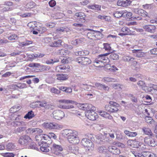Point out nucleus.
Returning a JSON list of instances; mask_svg holds the SVG:
<instances>
[{
  "instance_id": "obj_1",
  "label": "nucleus",
  "mask_w": 157,
  "mask_h": 157,
  "mask_svg": "<svg viewBox=\"0 0 157 157\" xmlns=\"http://www.w3.org/2000/svg\"><path fill=\"white\" fill-rule=\"evenodd\" d=\"M109 54V53H107L99 55L94 61V65L98 67H105L109 61L107 56Z\"/></svg>"
},
{
  "instance_id": "obj_2",
  "label": "nucleus",
  "mask_w": 157,
  "mask_h": 157,
  "mask_svg": "<svg viewBox=\"0 0 157 157\" xmlns=\"http://www.w3.org/2000/svg\"><path fill=\"white\" fill-rule=\"evenodd\" d=\"M63 134L67 136L68 140L70 143L77 144L79 143L78 133L77 131L71 129H66L64 131Z\"/></svg>"
},
{
  "instance_id": "obj_3",
  "label": "nucleus",
  "mask_w": 157,
  "mask_h": 157,
  "mask_svg": "<svg viewBox=\"0 0 157 157\" xmlns=\"http://www.w3.org/2000/svg\"><path fill=\"white\" fill-rule=\"evenodd\" d=\"M68 104L75 105L76 104V102L74 101L67 99H61L57 101L58 106L60 108L68 109L74 108V106L73 105H66Z\"/></svg>"
},
{
  "instance_id": "obj_4",
  "label": "nucleus",
  "mask_w": 157,
  "mask_h": 157,
  "mask_svg": "<svg viewBox=\"0 0 157 157\" xmlns=\"http://www.w3.org/2000/svg\"><path fill=\"white\" fill-rule=\"evenodd\" d=\"M18 142L21 145L25 146L31 144L33 142V140L30 136L25 135L20 136Z\"/></svg>"
},
{
  "instance_id": "obj_5",
  "label": "nucleus",
  "mask_w": 157,
  "mask_h": 157,
  "mask_svg": "<svg viewBox=\"0 0 157 157\" xmlns=\"http://www.w3.org/2000/svg\"><path fill=\"white\" fill-rule=\"evenodd\" d=\"M103 36V35L100 31L92 30L87 34V38L91 40H100Z\"/></svg>"
},
{
  "instance_id": "obj_6",
  "label": "nucleus",
  "mask_w": 157,
  "mask_h": 157,
  "mask_svg": "<svg viewBox=\"0 0 157 157\" xmlns=\"http://www.w3.org/2000/svg\"><path fill=\"white\" fill-rule=\"evenodd\" d=\"M95 107L93 105L90 109L85 112V115L88 119L94 121L98 118V115L95 111Z\"/></svg>"
},
{
  "instance_id": "obj_7",
  "label": "nucleus",
  "mask_w": 157,
  "mask_h": 157,
  "mask_svg": "<svg viewBox=\"0 0 157 157\" xmlns=\"http://www.w3.org/2000/svg\"><path fill=\"white\" fill-rule=\"evenodd\" d=\"M109 103V105H106L105 106L106 111L110 113H115L118 111V107L120 106L119 104L113 101H110Z\"/></svg>"
},
{
  "instance_id": "obj_8",
  "label": "nucleus",
  "mask_w": 157,
  "mask_h": 157,
  "mask_svg": "<svg viewBox=\"0 0 157 157\" xmlns=\"http://www.w3.org/2000/svg\"><path fill=\"white\" fill-rule=\"evenodd\" d=\"M76 62L80 65H86L91 63V60L86 57L81 56L77 58L75 60Z\"/></svg>"
},
{
  "instance_id": "obj_9",
  "label": "nucleus",
  "mask_w": 157,
  "mask_h": 157,
  "mask_svg": "<svg viewBox=\"0 0 157 157\" xmlns=\"http://www.w3.org/2000/svg\"><path fill=\"white\" fill-rule=\"evenodd\" d=\"M81 144L84 147H86L88 150H93L94 147L93 143L90 140L85 138L82 139L81 141Z\"/></svg>"
},
{
  "instance_id": "obj_10",
  "label": "nucleus",
  "mask_w": 157,
  "mask_h": 157,
  "mask_svg": "<svg viewBox=\"0 0 157 157\" xmlns=\"http://www.w3.org/2000/svg\"><path fill=\"white\" fill-rule=\"evenodd\" d=\"M52 114L53 118L57 120L62 119L65 116L64 112L60 110H56L54 111Z\"/></svg>"
},
{
  "instance_id": "obj_11",
  "label": "nucleus",
  "mask_w": 157,
  "mask_h": 157,
  "mask_svg": "<svg viewBox=\"0 0 157 157\" xmlns=\"http://www.w3.org/2000/svg\"><path fill=\"white\" fill-rule=\"evenodd\" d=\"M70 67L68 65L62 64L58 66L56 68V71L58 72L67 73L70 71Z\"/></svg>"
},
{
  "instance_id": "obj_12",
  "label": "nucleus",
  "mask_w": 157,
  "mask_h": 157,
  "mask_svg": "<svg viewBox=\"0 0 157 157\" xmlns=\"http://www.w3.org/2000/svg\"><path fill=\"white\" fill-rule=\"evenodd\" d=\"M134 32L130 30L128 27L124 26L121 28V32L118 34V35L121 36L131 35L134 34Z\"/></svg>"
},
{
  "instance_id": "obj_13",
  "label": "nucleus",
  "mask_w": 157,
  "mask_h": 157,
  "mask_svg": "<svg viewBox=\"0 0 157 157\" xmlns=\"http://www.w3.org/2000/svg\"><path fill=\"white\" fill-rule=\"evenodd\" d=\"M36 107H44L46 109H51L52 105L48 103L45 101H37L35 102Z\"/></svg>"
},
{
  "instance_id": "obj_14",
  "label": "nucleus",
  "mask_w": 157,
  "mask_h": 157,
  "mask_svg": "<svg viewBox=\"0 0 157 157\" xmlns=\"http://www.w3.org/2000/svg\"><path fill=\"white\" fill-rule=\"evenodd\" d=\"M63 150V148L61 146L54 144L51 147V151L52 153L56 155H58L61 153Z\"/></svg>"
},
{
  "instance_id": "obj_15",
  "label": "nucleus",
  "mask_w": 157,
  "mask_h": 157,
  "mask_svg": "<svg viewBox=\"0 0 157 157\" xmlns=\"http://www.w3.org/2000/svg\"><path fill=\"white\" fill-rule=\"evenodd\" d=\"M132 52L135 54L136 57L141 58L145 57V58H149V53L147 52H143L141 50L134 49L132 50Z\"/></svg>"
},
{
  "instance_id": "obj_16",
  "label": "nucleus",
  "mask_w": 157,
  "mask_h": 157,
  "mask_svg": "<svg viewBox=\"0 0 157 157\" xmlns=\"http://www.w3.org/2000/svg\"><path fill=\"white\" fill-rule=\"evenodd\" d=\"M144 143L151 147H154L157 145V141L155 139L151 137H146L144 139Z\"/></svg>"
},
{
  "instance_id": "obj_17",
  "label": "nucleus",
  "mask_w": 157,
  "mask_h": 157,
  "mask_svg": "<svg viewBox=\"0 0 157 157\" xmlns=\"http://www.w3.org/2000/svg\"><path fill=\"white\" fill-rule=\"evenodd\" d=\"M131 3L130 0H118L117 5L119 6L125 7L130 5Z\"/></svg>"
},
{
  "instance_id": "obj_18",
  "label": "nucleus",
  "mask_w": 157,
  "mask_h": 157,
  "mask_svg": "<svg viewBox=\"0 0 157 157\" xmlns=\"http://www.w3.org/2000/svg\"><path fill=\"white\" fill-rule=\"evenodd\" d=\"M127 144L128 146L132 147L138 148L140 146V143L135 140H129L127 141Z\"/></svg>"
},
{
  "instance_id": "obj_19",
  "label": "nucleus",
  "mask_w": 157,
  "mask_h": 157,
  "mask_svg": "<svg viewBox=\"0 0 157 157\" xmlns=\"http://www.w3.org/2000/svg\"><path fill=\"white\" fill-rule=\"evenodd\" d=\"M143 28L146 31L153 33L155 31L156 28L153 25H146L143 26Z\"/></svg>"
},
{
  "instance_id": "obj_20",
  "label": "nucleus",
  "mask_w": 157,
  "mask_h": 157,
  "mask_svg": "<svg viewBox=\"0 0 157 157\" xmlns=\"http://www.w3.org/2000/svg\"><path fill=\"white\" fill-rule=\"evenodd\" d=\"M98 112L100 116L106 119L109 120H112L113 119L112 116L105 111L100 110L98 111Z\"/></svg>"
},
{
  "instance_id": "obj_21",
  "label": "nucleus",
  "mask_w": 157,
  "mask_h": 157,
  "mask_svg": "<svg viewBox=\"0 0 157 157\" xmlns=\"http://www.w3.org/2000/svg\"><path fill=\"white\" fill-rule=\"evenodd\" d=\"M108 149L109 152L113 154L116 155L120 153V150L115 146H109L108 147Z\"/></svg>"
},
{
  "instance_id": "obj_22",
  "label": "nucleus",
  "mask_w": 157,
  "mask_h": 157,
  "mask_svg": "<svg viewBox=\"0 0 157 157\" xmlns=\"http://www.w3.org/2000/svg\"><path fill=\"white\" fill-rule=\"evenodd\" d=\"M39 25L37 24V23L36 21H32L29 22L27 25L28 27L30 30L32 31L35 29L36 30V29L37 28V26Z\"/></svg>"
},
{
  "instance_id": "obj_23",
  "label": "nucleus",
  "mask_w": 157,
  "mask_h": 157,
  "mask_svg": "<svg viewBox=\"0 0 157 157\" xmlns=\"http://www.w3.org/2000/svg\"><path fill=\"white\" fill-rule=\"evenodd\" d=\"M36 132L38 133H42L43 132V131L41 129L37 128H29L26 130V132L27 134H31Z\"/></svg>"
},
{
  "instance_id": "obj_24",
  "label": "nucleus",
  "mask_w": 157,
  "mask_h": 157,
  "mask_svg": "<svg viewBox=\"0 0 157 157\" xmlns=\"http://www.w3.org/2000/svg\"><path fill=\"white\" fill-rule=\"evenodd\" d=\"M56 76L57 79L61 81L66 80L68 78V75L65 74H57Z\"/></svg>"
},
{
  "instance_id": "obj_25",
  "label": "nucleus",
  "mask_w": 157,
  "mask_h": 157,
  "mask_svg": "<svg viewBox=\"0 0 157 157\" xmlns=\"http://www.w3.org/2000/svg\"><path fill=\"white\" fill-rule=\"evenodd\" d=\"M93 106V105L91 104H81L79 106V108L83 110L87 111L89 109H90V108H92Z\"/></svg>"
},
{
  "instance_id": "obj_26",
  "label": "nucleus",
  "mask_w": 157,
  "mask_h": 157,
  "mask_svg": "<svg viewBox=\"0 0 157 157\" xmlns=\"http://www.w3.org/2000/svg\"><path fill=\"white\" fill-rule=\"evenodd\" d=\"M142 129L144 134L151 136H152L154 135L153 133L149 128L147 127H144Z\"/></svg>"
},
{
  "instance_id": "obj_27",
  "label": "nucleus",
  "mask_w": 157,
  "mask_h": 157,
  "mask_svg": "<svg viewBox=\"0 0 157 157\" xmlns=\"http://www.w3.org/2000/svg\"><path fill=\"white\" fill-rule=\"evenodd\" d=\"M55 37V39L52 41V43L51 47H56L60 46L62 45V40L60 39L58 40H56V36Z\"/></svg>"
},
{
  "instance_id": "obj_28",
  "label": "nucleus",
  "mask_w": 157,
  "mask_h": 157,
  "mask_svg": "<svg viewBox=\"0 0 157 157\" xmlns=\"http://www.w3.org/2000/svg\"><path fill=\"white\" fill-rule=\"evenodd\" d=\"M124 10H116L114 12L113 16L114 17L117 18H119L121 17H123Z\"/></svg>"
},
{
  "instance_id": "obj_29",
  "label": "nucleus",
  "mask_w": 157,
  "mask_h": 157,
  "mask_svg": "<svg viewBox=\"0 0 157 157\" xmlns=\"http://www.w3.org/2000/svg\"><path fill=\"white\" fill-rule=\"evenodd\" d=\"M40 145V149L41 151L44 152H48L49 151L48 147L46 142L43 143V144Z\"/></svg>"
},
{
  "instance_id": "obj_30",
  "label": "nucleus",
  "mask_w": 157,
  "mask_h": 157,
  "mask_svg": "<svg viewBox=\"0 0 157 157\" xmlns=\"http://www.w3.org/2000/svg\"><path fill=\"white\" fill-rule=\"evenodd\" d=\"M137 85L144 90L147 91L148 88H149V87L146 86L145 83L144 81H139L137 83Z\"/></svg>"
},
{
  "instance_id": "obj_31",
  "label": "nucleus",
  "mask_w": 157,
  "mask_h": 157,
  "mask_svg": "<svg viewBox=\"0 0 157 157\" xmlns=\"http://www.w3.org/2000/svg\"><path fill=\"white\" fill-rule=\"evenodd\" d=\"M34 112L31 110L29 111L24 117V118L25 119H28L29 120L33 118L35 116Z\"/></svg>"
},
{
  "instance_id": "obj_32",
  "label": "nucleus",
  "mask_w": 157,
  "mask_h": 157,
  "mask_svg": "<svg viewBox=\"0 0 157 157\" xmlns=\"http://www.w3.org/2000/svg\"><path fill=\"white\" fill-rule=\"evenodd\" d=\"M42 134H40L36 136L35 139L38 142V144L39 146H40L44 143L43 141L42 140Z\"/></svg>"
},
{
  "instance_id": "obj_33",
  "label": "nucleus",
  "mask_w": 157,
  "mask_h": 157,
  "mask_svg": "<svg viewBox=\"0 0 157 157\" xmlns=\"http://www.w3.org/2000/svg\"><path fill=\"white\" fill-rule=\"evenodd\" d=\"M104 137H105V136H103V135L101 134H99L95 136L96 140H94L93 141L96 143H100L101 141H103L104 140Z\"/></svg>"
},
{
  "instance_id": "obj_34",
  "label": "nucleus",
  "mask_w": 157,
  "mask_h": 157,
  "mask_svg": "<svg viewBox=\"0 0 157 157\" xmlns=\"http://www.w3.org/2000/svg\"><path fill=\"white\" fill-rule=\"evenodd\" d=\"M36 30H37L40 33H43L46 31L47 29L45 27H43L42 25L40 24H38Z\"/></svg>"
},
{
  "instance_id": "obj_35",
  "label": "nucleus",
  "mask_w": 157,
  "mask_h": 157,
  "mask_svg": "<svg viewBox=\"0 0 157 157\" xmlns=\"http://www.w3.org/2000/svg\"><path fill=\"white\" fill-rule=\"evenodd\" d=\"M137 13L141 16L149 17L148 13L146 11L142 9H139L137 11Z\"/></svg>"
},
{
  "instance_id": "obj_36",
  "label": "nucleus",
  "mask_w": 157,
  "mask_h": 157,
  "mask_svg": "<svg viewBox=\"0 0 157 157\" xmlns=\"http://www.w3.org/2000/svg\"><path fill=\"white\" fill-rule=\"evenodd\" d=\"M126 135L130 137H135L137 135V133L136 132H131L126 130L124 132Z\"/></svg>"
},
{
  "instance_id": "obj_37",
  "label": "nucleus",
  "mask_w": 157,
  "mask_h": 157,
  "mask_svg": "<svg viewBox=\"0 0 157 157\" xmlns=\"http://www.w3.org/2000/svg\"><path fill=\"white\" fill-rule=\"evenodd\" d=\"M55 39V37H53V38L52 37H48L45 38L44 39V42L45 43L48 44L51 47L52 43V41Z\"/></svg>"
},
{
  "instance_id": "obj_38",
  "label": "nucleus",
  "mask_w": 157,
  "mask_h": 157,
  "mask_svg": "<svg viewBox=\"0 0 157 157\" xmlns=\"http://www.w3.org/2000/svg\"><path fill=\"white\" fill-rule=\"evenodd\" d=\"M75 15L77 18H79L81 20L83 19L84 20H85V17L86 16L85 13H83L81 12L76 13H75Z\"/></svg>"
},
{
  "instance_id": "obj_39",
  "label": "nucleus",
  "mask_w": 157,
  "mask_h": 157,
  "mask_svg": "<svg viewBox=\"0 0 157 157\" xmlns=\"http://www.w3.org/2000/svg\"><path fill=\"white\" fill-rule=\"evenodd\" d=\"M12 86L15 88L17 87L21 89L25 88L27 87L25 83H18L16 85L13 84L12 85Z\"/></svg>"
},
{
  "instance_id": "obj_40",
  "label": "nucleus",
  "mask_w": 157,
  "mask_h": 157,
  "mask_svg": "<svg viewBox=\"0 0 157 157\" xmlns=\"http://www.w3.org/2000/svg\"><path fill=\"white\" fill-rule=\"evenodd\" d=\"M15 147V145L12 143H9L6 146V149L7 151H12Z\"/></svg>"
},
{
  "instance_id": "obj_41",
  "label": "nucleus",
  "mask_w": 157,
  "mask_h": 157,
  "mask_svg": "<svg viewBox=\"0 0 157 157\" xmlns=\"http://www.w3.org/2000/svg\"><path fill=\"white\" fill-rule=\"evenodd\" d=\"M0 155L3 157H14L15 154L12 152L0 153Z\"/></svg>"
},
{
  "instance_id": "obj_42",
  "label": "nucleus",
  "mask_w": 157,
  "mask_h": 157,
  "mask_svg": "<svg viewBox=\"0 0 157 157\" xmlns=\"http://www.w3.org/2000/svg\"><path fill=\"white\" fill-rule=\"evenodd\" d=\"M147 91L151 92L153 90H157V85L150 83L148 85Z\"/></svg>"
},
{
  "instance_id": "obj_43",
  "label": "nucleus",
  "mask_w": 157,
  "mask_h": 157,
  "mask_svg": "<svg viewBox=\"0 0 157 157\" xmlns=\"http://www.w3.org/2000/svg\"><path fill=\"white\" fill-rule=\"evenodd\" d=\"M103 48L106 51L110 52L111 50V48L110 46V44L107 43H103Z\"/></svg>"
},
{
  "instance_id": "obj_44",
  "label": "nucleus",
  "mask_w": 157,
  "mask_h": 157,
  "mask_svg": "<svg viewBox=\"0 0 157 157\" xmlns=\"http://www.w3.org/2000/svg\"><path fill=\"white\" fill-rule=\"evenodd\" d=\"M69 53V52L67 50H65L63 49L59 50V54L61 56L64 57L65 56L68 55Z\"/></svg>"
},
{
  "instance_id": "obj_45",
  "label": "nucleus",
  "mask_w": 157,
  "mask_h": 157,
  "mask_svg": "<svg viewBox=\"0 0 157 157\" xmlns=\"http://www.w3.org/2000/svg\"><path fill=\"white\" fill-rule=\"evenodd\" d=\"M18 38V36L15 34H12L7 37L8 39L10 40H15Z\"/></svg>"
},
{
  "instance_id": "obj_46",
  "label": "nucleus",
  "mask_w": 157,
  "mask_h": 157,
  "mask_svg": "<svg viewBox=\"0 0 157 157\" xmlns=\"http://www.w3.org/2000/svg\"><path fill=\"white\" fill-rule=\"evenodd\" d=\"M76 55L80 56H86L89 54V52L87 51H82L75 53Z\"/></svg>"
},
{
  "instance_id": "obj_47",
  "label": "nucleus",
  "mask_w": 157,
  "mask_h": 157,
  "mask_svg": "<svg viewBox=\"0 0 157 157\" xmlns=\"http://www.w3.org/2000/svg\"><path fill=\"white\" fill-rule=\"evenodd\" d=\"M123 17H126L128 19H130L132 17V13L130 12H128L126 10H124Z\"/></svg>"
},
{
  "instance_id": "obj_48",
  "label": "nucleus",
  "mask_w": 157,
  "mask_h": 157,
  "mask_svg": "<svg viewBox=\"0 0 157 157\" xmlns=\"http://www.w3.org/2000/svg\"><path fill=\"white\" fill-rule=\"evenodd\" d=\"M105 67H110L108 69L110 71L113 72H115L117 71H118V69L114 65H113L111 67L110 66L109 64H107Z\"/></svg>"
},
{
  "instance_id": "obj_49",
  "label": "nucleus",
  "mask_w": 157,
  "mask_h": 157,
  "mask_svg": "<svg viewBox=\"0 0 157 157\" xmlns=\"http://www.w3.org/2000/svg\"><path fill=\"white\" fill-rule=\"evenodd\" d=\"M19 117H17L15 120V121H14V124H15L17 125L20 126L22 125H23L25 124V122L23 121H17V120H19Z\"/></svg>"
},
{
  "instance_id": "obj_50",
  "label": "nucleus",
  "mask_w": 157,
  "mask_h": 157,
  "mask_svg": "<svg viewBox=\"0 0 157 157\" xmlns=\"http://www.w3.org/2000/svg\"><path fill=\"white\" fill-rule=\"evenodd\" d=\"M52 129H59L62 128L61 125L56 123L52 122Z\"/></svg>"
},
{
  "instance_id": "obj_51",
  "label": "nucleus",
  "mask_w": 157,
  "mask_h": 157,
  "mask_svg": "<svg viewBox=\"0 0 157 157\" xmlns=\"http://www.w3.org/2000/svg\"><path fill=\"white\" fill-rule=\"evenodd\" d=\"M52 129H59L62 128L61 125L56 123L52 122Z\"/></svg>"
},
{
  "instance_id": "obj_52",
  "label": "nucleus",
  "mask_w": 157,
  "mask_h": 157,
  "mask_svg": "<svg viewBox=\"0 0 157 157\" xmlns=\"http://www.w3.org/2000/svg\"><path fill=\"white\" fill-rule=\"evenodd\" d=\"M39 68V70L40 71H43L49 70L50 69V67L48 66L41 64L40 67Z\"/></svg>"
},
{
  "instance_id": "obj_53",
  "label": "nucleus",
  "mask_w": 157,
  "mask_h": 157,
  "mask_svg": "<svg viewBox=\"0 0 157 157\" xmlns=\"http://www.w3.org/2000/svg\"><path fill=\"white\" fill-rule=\"evenodd\" d=\"M41 64L39 63H29L28 66L31 67H36L40 68Z\"/></svg>"
},
{
  "instance_id": "obj_54",
  "label": "nucleus",
  "mask_w": 157,
  "mask_h": 157,
  "mask_svg": "<svg viewBox=\"0 0 157 157\" xmlns=\"http://www.w3.org/2000/svg\"><path fill=\"white\" fill-rule=\"evenodd\" d=\"M133 153L135 157H146L144 155L145 152H143L141 153H139L135 151H133Z\"/></svg>"
},
{
  "instance_id": "obj_55",
  "label": "nucleus",
  "mask_w": 157,
  "mask_h": 157,
  "mask_svg": "<svg viewBox=\"0 0 157 157\" xmlns=\"http://www.w3.org/2000/svg\"><path fill=\"white\" fill-rule=\"evenodd\" d=\"M88 7L89 9L98 10L100 9V6L98 5H89Z\"/></svg>"
},
{
  "instance_id": "obj_56",
  "label": "nucleus",
  "mask_w": 157,
  "mask_h": 157,
  "mask_svg": "<svg viewBox=\"0 0 157 157\" xmlns=\"http://www.w3.org/2000/svg\"><path fill=\"white\" fill-rule=\"evenodd\" d=\"M110 58L111 59L113 60H117L119 58L118 55L116 53H112L110 56Z\"/></svg>"
},
{
  "instance_id": "obj_57",
  "label": "nucleus",
  "mask_w": 157,
  "mask_h": 157,
  "mask_svg": "<svg viewBox=\"0 0 157 157\" xmlns=\"http://www.w3.org/2000/svg\"><path fill=\"white\" fill-rule=\"evenodd\" d=\"M44 56V54L42 53L33 54L31 55L32 58L33 59L39 57H42Z\"/></svg>"
},
{
  "instance_id": "obj_58",
  "label": "nucleus",
  "mask_w": 157,
  "mask_h": 157,
  "mask_svg": "<svg viewBox=\"0 0 157 157\" xmlns=\"http://www.w3.org/2000/svg\"><path fill=\"white\" fill-rule=\"evenodd\" d=\"M123 59L125 61H132L134 60V58L129 56H124L123 57Z\"/></svg>"
},
{
  "instance_id": "obj_59",
  "label": "nucleus",
  "mask_w": 157,
  "mask_h": 157,
  "mask_svg": "<svg viewBox=\"0 0 157 157\" xmlns=\"http://www.w3.org/2000/svg\"><path fill=\"white\" fill-rule=\"evenodd\" d=\"M52 122L44 123V126L46 128L49 129H52Z\"/></svg>"
},
{
  "instance_id": "obj_60",
  "label": "nucleus",
  "mask_w": 157,
  "mask_h": 157,
  "mask_svg": "<svg viewBox=\"0 0 157 157\" xmlns=\"http://www.w3.org/2000/svg\"><path fill=\"white\" fill-rule=\"evenodd\" d=\"M50 91L51 93L55 94H59L61 93L60 90L55 87L51 88L50 89Z\"/></svg>"
},
{
  "instance_id": "obj_61",
  "label": "nucleus",
  "mask_w": 157,
  "mask_h": 157,
  "mask_svg": "<svg viewBox=\"0 0 157 157\" xmlns=\"http://www.w3.org/2000/svg\"><path fill=\"white\" fill-rule=\"evenodd\" d=\"M145 121L148 123L151 124L154 121L151 117L148 116H146L145 118Z\"/></svg>"
},
{
  "instance_id": "obj_62",
  "label": "nucleus",
  "mask_w": 157,
  "mask_h": 157,
  "mask_svg": "<svg viewBox=\"0 0 157 157\" xmlns=\"http://www.w3.org/2000/svg\"><path fill=\"white\" fill-rule=\"evenodd\" d=\"M33 41L31 40H27L25 42L21 43V44L23 46H26L29 45L30 44H32Z\"/></svg>"
},
{
  "instance_id": "obj_63",
  "label": "nucleus",
  "mask_w": 157,
  "mask_h": 157,
  "mask_svg": "<svg viewBox=\"0 0 157 157\" xmlns=\"http://www.w3.org/2000/svg\"><path fill=\"white\" fill-rule=\"evenodd\" d=\"M144 155L146 157H153L155 156L154 154L149 152H145Z\"/></svg>"
},
{
  "instance_id": "obj_64",
  "label": "nucleus",
  "mask_w": 157,
  "mask_h": 157,
  "mask_svg": "<svg viewBox=\"0 0 157 157\" xmlns=\"http://www.w3.org/2000/svg\"><path fill=\"white\" fill-rule=\"evenodd\" d=\"M104 81L106 82H110L112 81H115L114 79L113 78H110L108 77H105L103 78Z\"/></svg>"
}]
</instances>
